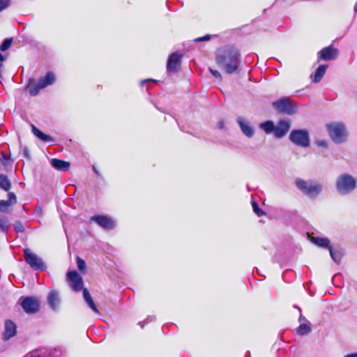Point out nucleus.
<instances>
[{
	"instance_id": "1",
	"label": "nucleus",
	"mask_w": 357,
	"mask_h": 357,
	"mask_svg": "<svg viewBox=\"0 0 357 357\" xmlns=\"http://www.w3.org/2000/svg\"><path fill=\"white\" fill-rule=\"evenodd\" d=\"M215 61L220 68L227 74H238L241 71V56L239 50L236 48L225 47L218 50Z\"/></svg>"
},
{
	"instance_id": "51",
	"label": "nucleus",
	"mask_w": 357,
	"mask_h": 357,
	"mask_svg": "<svg viewBox=\"0 0 357 357\" xmlns=\"http://www.w3.org/2000/svg\"><path fill=\"white\" fill-rule=\"evenodd\" d=\"M0 161H1V153L0 154Z\"/></svg>"
},
{
	"instance_id": "33",
	"label": "nucleus",
	"mask_w": 357,
	"mask_h": 357,
	"mask_svg": "<svg viewBox=\"0 0 357 357\" xmlns=\"http://www.w3.org/2000/svg\"><path fill=\"white\" fill-rule=\"evenodd\" d=\"M77 265L78 269L81 272L85 273V271H86V263H85L84 260H83L80 257H77Z\"/></svg>"
},
{
	"instance_id": "45",
	"label": "nucleus",
	"mask_w": 357,
	"mask_h": 357,
	"mask_svg": "<svg viewBox=\"0 0 357 357\" xmlns=\"http://www.w3.org/2000/svg\"><path fill=\"white\" fill-rule=\"evenodd\" d=\"M217 127H218L219 129H223V128H224V127H225V121H224V120H220V121L218 123Z\"/></svg>"
},
{
	"instance_id": "3",
	"label": "nucleus",
	"mask_w": 357,
	"mask_h": 357,
	"mask_svg": "<svg viewBox=\"0 0 357 357\" xmlns=\"http://www.w3.org/2000/svg\"><path fill=\"white\" fill-rule=\"evenodd\" d=\"M326 130L331 140L337 144H343L348 139L349 132L342 122H331L326 125Z\"/></svg>"
},
{
	"instance_id": "41",
	"label": "nucleus",
	"mask_w": 357,
	"mask_h": 357,
	"mask_svg": "<svg viewBox=\"0 0 357 357\" xmlns=\"http://www.w3.org/2000/svg\"><path fill=\"white\" fill-rule=\"evenodd\" d=\"M23 357H43L42 354H40L38 351H33L26 354Z\"/></svg>"
},
{
	"instance_id": "22",
	"label": "nucleus",
	"mask_w": 357,
	"mask_h": 357,
	"mask_svg": "<svg viewBox=\"0 0 357 357\" xmlns=\"http://www.w3.org/2000/svg\"><path fill=\"white\" fill-rule=\"evenodd\" d=\"M56 81L55 75L52 72H48L45 77L39 79L38 82L41 86L45 88L48 86L53 84Z\"/></svg>"
},
{
	"instance_id": "43",
	"label": "nucleus",
	"mask_w": 357,
	"mask_h": 357,
	"mask_svg": "<svg viewBox=\"0 0 357 357\" xmlns=\"http://www.w3.org/2000/svg\"><path fill=\"white\" fill-rule=\"evenodd\" d=\"M316 143L318 146L324 147V148L328 147V143L325 140H319Z\"/></svg>"
},
{
	"instance_id": "24",
	"label": "nucleus",
	"mask_w": 357,
	"mask_h": 357,
	"mask_svg": "<svg viewBox=\"0 0 357 357\" xmlns=\"http://www.w3.org/2000/svg\"><path fill=\"white\" fill-rule=\"evenodd\" d=\"M327 68H328V66L326 64H322V65H320L317 68L314 75V78H313V82L314 83H318L321 80V79L323 78V77L324 76V75L326 73Z\"/></svg>"
},
{
	"instance_id": "26",
	"label": "nucleus",
	"mask_w": 357,
	"mask_h": 357,
	"mask_svg": "<svg viewBox=\"0 0 357 357\" xmlns=\"http://www.w3.org/2000/svg\"><path fill=\"white\" fill-rule=\"evenodd\" d=\"M259 128L262 129L266 134L274 132L275 124L271 121L268 120L259 124Z\"/></svg>"
},
{
	"instance_id": "48",
	"label": "nucleus",
	"mask_w": 357,
	"mask_h": 357,
	"mask_svg": "<svg viewBox=\"0 0 357 357\" xmlns=\"http://www.w3.org/2000/svg\"><path fill=\"white\" fill-rule=\"evenodd\" d=\"M93 171L95 172V173H96L98 176H100V172L98 171V169H96V167H93Z\"/></svg>"
},
{
	"instance_id": "39",
	"label": "nucleus",
	"mask_w": 357,
	"mask_h": 357,
	"mask_svg": "<svg viewBox=\"0 0 357 357\" xmlns=\"http://www.w3.org/2000/svg\"><path fill=\"white\" fill-rule=\"evenodd\" d=\"M209 70L211 72V73L216 78V79H218L220 80L222 79V75L220 74V73L216 70H213L212 68H209Z\"/></svg>"
},
{
	"instance_id": "19",
	"label": "nucleus",
	"mask_w": 357,
	"mask_h": 357,
	"mask_svg": "<svg viewBox=\"0 0 357 357\" xmlns=\"http://www.w3.org/2000/svg\"><path fill=\"white\" fill-rule=\"evenodd\" d=\"M51 165L59 171H68L70 169V163L68 162L53 158L50 161Z\"/></svg>"
},
{
	"instance_id": "10",
	"label": "nucleus",
	"mask_w": 357,
	"mask_h": 357,
	"mask_svg": "<svg viewBox=\"0 0 357 357\" xmlns=\"http://www.w3.org/2000/svg\"><path fill=\"white\" fill-rule=\"evenodd\" d=\"M338 50L335 48L332 45L324 47L318 52V61H331L337 57Z\"/></svg>"
},
{
	"instance_id": "12",
	"label": "nucleus",
	"mask_w": 357,
	"mask_h": 357,
	"mask_svg": "<svg viewBox=\"0 0 357 357\" xmlns=\"http://www.w3.org/2000/svg\"><path fill=\"white\" fill-rule=\"evenodd\" d=\"M91 220L96 222L99 226L105 229H113L115 227L114 221L105 215H94Z\"/></svg>"
},
{
	"instance_id": "6",
	"label": "nucleus",
	"mask_w": 357,
	"mask_h": 357,
	"mask_svg": "<svg viewBox=\"0 0 357 357\" xmlns=\"http://www.w3.org/2000/svg\"><path fill=\"white\" fill-rule=\"evenodd\" d=\"M273 107L280 114L293 115L297 112L298 107L289 97H282L273 102Z\"/></svg>"
},
{
	"instance_id": "13",
	"label": "nucleus",
	"mask_w": 357,
	"mask_h": 357,
	"mask_svg": "<svg viewBox=\"0 0 357 357\" xmlns=\"http://www.w3.org/2000/svg\"><path fill=\"white\" fill-rule=\"evenodd\" d=\"M49 307L54 312H57L59 308L61 300L59 291L51 290L47 298Z\"/></svg>"
},
{
	"instance_id": "21",
	"label": "nucleus",
	"mask_w": 357,
	"mask_h": 357,
	"mask_svg": "<svg viewBox=\"0 0 357 357\" xmlns=\"http://www.w3.org/2000/svg\"><path fill=\"white\" fill-rule=\"evenodd\" d=\"M32 132L35 136H36L38 139L42 140L44 142H54V139L52 137L43 133L40 130L36 128L34 125L31 126Z\"/></svg>"
},
{
	"instance_id": "49",
	"label": "nucleus",
	"mask_w": 357,
	"mask_h": 357,
	"mask_svg": "<svg viewBox=\"0 0 357 357\" xmlns=\"http://www.w3.org/2000/svg\"><path fill=\"white\" fill-rule=\"evenodd\" d=\"M4 60L3 56L0 53V61H3Z\"/></svg>"
},
{
	"instance_id": "20",
	"label": "nucleus",
	"mask_w": 357,
	"mask_h": 357,
	"mask_svg": "<svg viewBox=\"0 0 357 357\" xmlns=\"http://www.w3.org/2000/svg\"><path fill=\"white\" fill-rule=\"evenodd\" d=\"M83 298L88 305V306L96 314H100L99 310L98 309L96 303H94L89 290L87 289H83Z\"/></svg>"
},
{
	"instance_id": "42",
	"label": "nucleus",
	"mask_w": 357,
	"mask_h": 357,
	"mask_svg": "<svg viewBox=\"0 0 357 357\" xmlns=\"http://www.w3.org/2000/svg\"><path fill=\"white\" fill-rule=\"evenodd\" d=\"M295 307L298 308V310H299V312H300V316H299V318H298V321L299 322H302V321H304V323H306V322H309L307 319L301 313V309L298 307H297L296 305L294 306Z\"/></svg>"
},
{
	"instance_id": "50",
	"label": "nucleus",
	"mask_w": 357,
	"mask_h": 357,
	"mask_svg": "<svg viewBox=\"0 0 357 357\" xmlns=\"http://www.w3.org/2000/svg\"><path fill=\"white\" fill-rule=\"evenodd\" d=\"M354 10H355V12H357V3L355 5Z\"/></svg>"
},
{
	"instance_id": "46",
	"label": "nucleus",
	"mask_w": 357,
	"mask_h": 357,
	"mask_svg": "<svg viewBox=\"0 0 357 357\" xmlns=\"http://www.w3.org/2000/svg\"><path fill=\"white\" fill-rule=\"evenodd\" d=\"M149 82H155V81L153 80V79H148L142 80L141 82V86H143L146 83Z\"/></svg>"
},
{
	"instance_id": "25",
	"label": "nucleus",
	"mask_w": 357,
	"mask_h": 357,
	"mask_svg": "<svg viewBox=\"0 0 357 357\" xmlns=\"http://www.w3.org/2000/svg\"><path fill=\"white\" fill-rule=\"evenodd\" d=\"M312 331L310 322L301 323L296 329V333L299 335H305L310 333Z\"/></svg>"
},
{
	"instance_id": "15",
	"label": "nucleus",
	"mask_w": 357,
	"mask_h": 357,
	"mask_svg": "<svg viewBox=\"0 0 357 357\" xmlns=\"http://www.w3.org/2000/svg\"><path fill=\"white\" fill-rule=\"evenodd\" d=\"M181 59V56L176 52L170 54L167 63V71L173 73L177 72L180 68Z\"/></svg>"
},
{
	"instance_id": "23",
	"label": "nucleus",
	"mask_w": 357,
	"mask_h": 357,
	"mask_svg": "<svg viewBox=\"0 0 357 357\" xmlns=\"http://www.w3.org/2000/svg\"><path fill=\"white\" fill-rule=\"evenodd\" d=\"M330 255L332 259L337 264H340L343 256V251L341 248H333V247L329 249Z\"/></svg>"
},
{
	"instance_id": "31",
	"label": "nucleus",
	"mask_w": 357,
	"mask_h": 357,
	"mask_svg": "<svg viewBox=\"0 0 357 357\" xmlns=\"http://www.w3.org/2000/svg\"><path fill=\"white\" fill-rule=\"evenodd\" d=\"M252 206L253 208V211L258 215V216H262L265 213L259 207L257 203L255 200H252L251 202Z\"/></svg>"
},
{
	"instance_id": "37",
	"label": "nucleus",
	"mask_w": 357,
	"mask_h": 357,
	"mask_svg": "<svg viewBox=\"0 0 357 357\" xmlns=\"http://www.w3.org/2000/svg\"><path fill=\"white\" fill-rule=\"evenodd\" d=\"M10 5V0H0V12L8 8Z\"/></svg>"
},
{
	"instance_id": "36",
	"label": "nucleus",
	"mask_w": 357,
	"mask_h": 357,
	"mask_svg": "<svg viewBox=\"0 0 357 357\" xmlns=\"http://www.w3.org/2000/svg\"><path fill=\"white\" fill-rule=\"evenodd\" d=\"M9 199L6 200V202H9V204L11 206L13 204H15L17 202V197L13 192L8 193Z\"/></svg>"
},
{
	"instance_id": "8",
	"label": "nucleus",
	"mask_w": 357,
	"mask_h": 357,
	"mask_svg": "<svg viewBox=\"0 0 357 357\" xmlns=\"http://www.w3.org/2000/svg\"><path fill=\"white\" fill-rule=\"evenodd\" d=\"M19 303L26 314H33L40 310V303L36 297L21 296L19 299Z\"/></svg>"
},
{
	"instance_id": "17",
	"label": "nucleus",
	"mask_w": 357,
	"mask_h": 357,
	"mask_svg": "<svg viewBox=\"0 0 357 357\" xmlns=\"http://www.w3.org/2000/svg\"><path fill=\"white\" fill-rule=\"evenodd\" d=\"M43 89L44 88L41 86V84L39 82L36 84L33 78H29L25 89L31 96H36L38 94L40 90Z\"/></svg>"
},
{
	"instance_id": "11",
	"label": "nucleus",
	"mask_w": 357,
	"mask_h": 357,
	"mask_svg": "<svg viewBox=\"0 0 357 357\" xmlns=\"http://www.w3.org/2000/svg\"><path fill=\"white\" fill-rule=\"evenodd\" d=\"M67 276L71 288L75 291H79L83 287L82 277L76 271H69Z\"/></svg>"
},
{
	"instance_id": "38",
	"label": "nucleus",
	"mask_w": 357,
	"mask_h": 357,
	"mask_svg": "<svg viewBox=\"0 0 357 357\" xmlns=\"http://www.w3.org/2000/svg\"><path fill=\"white\" fill-rule=\"evenodd\" d=\"M155 319V317L154 316H149L144 321H139L138 323V325L141 326V328H144V324H148L149 322H151Z\"/></svg>"
},
{
	"instance_id": "14",
	"label": "nucleus",
	"mask_w": 357,
	"mask_h": 357,
	"mask_svg": "<svg viewBox=\"0 0 357 357\" xmlns=\"http://www.w3.org/2000/svg\"><path fill=\"white\" fill-rule=\"evenodd\" d=\"M236 122L239 126L241 132L247 137L250 138L254 136L255 130L248 121L245 119L243 116H238L236 119Z\"/></svg>"
},
{
	"instance_id": "2",
	"label": "nucleus",
	"mask_w": 357,
	"mask_h": 357,
	"mask_svg": "<svg viewBox=\"0 0 357 357\" xmlns=\"http://www.w3.org/2000/svg\"><path fill=\"white\" fill-rule=\"evenodd\" d=\"M297 188L310 199L317 198L324 190V185L314 180L297 178L295 181Z\"/></svg>"
},
{
	"instance_id": "27",
	"label": "nucleus",
	"mask_w": 357,
	"mask_h": 357,
	"mask_svg": "<svg viewBox=\"0 0 357 357\" xmlns=\"http://www.w3.org/2000/svg\"><path fill=\"white\" fill-rule=\"evenodd\" d=\"M11 187V183L8 178V176L4 174L0 175V188L5 191H8Z\"/></svg>"
},
{
	"instance_id": "44",
	"label": "nucleus",
	"mask_w": 357,
	"mask_h": 357,
	"mask_svg": "<svg viewBox=\"0 0 357 357\" xmlns=\"http://www.w3.org/2000/svg\"><path fill=\"white\" fill-rule=\"evenodd\" d=\"M23 155H24V156L26 158H27V159H29V160H30V159H31V155H30V153H29V149H28V148H27L26 146H24V147L23 148Z\"/></svg>"
},
{
	"instance_id": "35",
	"label": "nucleus",
	"mask_w": 357,
	"mask_h": 357,
	"mask_svg": "<svg viewBox=\"0 0 357 357\" xmlns=\"http://www.w3.org/2000/svg\"><path fill=\"white\" fill-rule=\"evenodd\" d=\"M14 229L17 233H22L24 231V227L20 221H16L15 222Z\"/></svg>"
},
{
	"instance_id": "28",
	"label": "nucleus",
	"mask_w": 357,
	"mask_h": 357,
	"mask_svg": "<svg viewBox=\"0 0 357 357\" xmlns=\"http://www.w3.org/2000/svg\"><path fill=\"white\" fill-rule=\"evenodd\" d=\"M43 357H61L62 351L59 349H54L42 354Z\"/></svg>"
},
{
	"instance_id": "7",
	"label": "nucleus",
	"mask_w": 357,
	"mask_h": 357,
	"mask_svg": "<svg viewBox=\"0 0 357 357\" xmlns=\"http://www.w3.org/2000/svg\"><path fill=\"white\" fill-rule=\"evenodd\" d=\"M24 257L25 261L34 271H43L47 267L42 258L32 252L29 248L24 249Z\"/></svg>"
},
{
	"instance_id": "9",
	"label": "nucleus",
	"mask_w": 357,
	"mask_h": 357,
	"mask_svg": "<svg viewBox=\"0 0 357 357\" xmlns=\"http://www.w3.org/2000/svg\"><path fill=\"white\" fill-rule=\"evenodd\" d=\"M291 127V121L289 119H281L275 126L273 135L277 139L284 137L289 132Z\"/></svg>"
},
{
	"instance_id": "29",
	"label": "nucleus",
	"mask_w": 357,
	"mask_h": 357,
	"mask_svg": "<svg viewBox=\"0 0 357 357\" xmlns=\"http://www.w3.org/2000/svg\"><path fill=\"white\" fill-rule=\"evenodd\" d=\"M9 227L8 219L6 217H0V231L6 233Z\"/></svg>"
},
{
	"instance_id": "16",
	"label": "nucleus",
	"mask_w": 357,
	"mask_h": 357,
	"mask_svg": "<svg viewBox=\"0 0 357 357\" xmlns=\"http://www.w3.org/2000/svg\"><path fill=\"white\" fill-rule=\"evenodd\" d=\"M16 333L17 326L10 319L6 320L4 324L3 340L6 341L10 340L11 337H14L16 335Z\"/></svg>"
},
{
	"instance_id": "18",
	"label": "nucleus",
	"mask_w": 357,
	"mask_h": 357,
	"mask_svg": "<svg viewBox=\"0 0 357 357\" xmlns=\"http://www.w3.org/2000/svg\"><path fill=\"white\" fill-rule=\"evenodd\" d=\"M310 241L317 246L321 248L328 249V250L330 248L332 247L331 245V241L328 238L312 236L310 238Z\"/></svg>"
},
{
	"instance_id": "30",
	"label": "nucleus",
	"mask_w": 357,
	"mask_h": 357,
	"mask_svg": "<svg viewBox=\"0 0 357 357\" xmlns=\"http://www.w3.org/2000/svg\"><path fill=\"white\" fill-rule=\"evenodd\" d=\"M0 163L4 167L11 166L13 160L6 153L1 152V161H0Z\"/></svg>"
},
{
	"instance_id": "47",
	"label": "nucleus",
	"mask_w": 357,
	"mask_h": 357,
	"mask_svg": "<svg viewBox=\"0 0 357 357\" xmlns=\"http://www.w3.org/2000/svg\"><path fill=\"white\" fill-rule=\"evenodd\" d=\"M344 357H357V353L347 354V355L344 356Z\"/></svg>"
},
{
	"instance_id": "40",
	"label": "nucleus",
	"mask_w": 357,
	"mask_h": 357,
	"mask_svg": "<svg viewBox=\"0 0 357 357\" xmlns=\"http://www.w3.org/2000/svg\"><path fill=\"white\" fill-rule=\"evenodd\" d=\"M211 36L209 35V34H206L203 37H199V38H195V42H202V41H207V40H209L210 38H211Z\"/></svg>"
},
{
	"instance_id": "4",
	"label": "nucleus",
	"mask_w": 357,
	"mask_h": 357,
	"mask_svg": "<svg viewBox=\"0 0 357 357\" xmlns=\"http://www.w3.org/2000/svg\"><path fill=\"white\" fill-rule=\"evenodd\" d=\"M357 188V180L352 175L344 173L340 174L335 181V188L340 195H347Z\"/></svg>"
},
{
	"instance_id": "32",
	"label": "nucleus",
	"mask_w": 357,
	"mask_h": 357,
	"mask_svg": "<svg viewBox=\"0 0 357 357\" xmlns=\"http://www.w3.org/2000/svg\"><path fill=\"white\" fill-rule=\"evenodd\" d=\"M13 42V38H6L5 39L0 45V50L6 51L7 50L11 45Z\"/></svg>"
},
{
	"instance_id": "34",
	"label": "nucleus",
	"mask_w": 357,
	"mask_h": 357,
	"mask_svg": "<svg viewBox=\"0 0 357 357\" xmlns=\"http://www.w3.org/2000/svg\"><path fill=\"white\" fill-rule=\"evenodd\" d=\"M6 200H0V212L6 213L8 208L10 206Z\"/></svg>"
},
{
	"instance_id": "5",
	"label": "nucleus",
	"mask_w": 357,
	"mask_h": 357,
	"mask_svg": "<svg viewBox=\"0 0 357 357\" xmlns=\"http://www.w3.org/2000/svg\"><path fill=\"white\" fill-rule=\"evenodd\" d=\"M289 140L295 145L307 148L310 146V133L307 129H294L291 131Z\"/></svg>"
}]
</instances>
